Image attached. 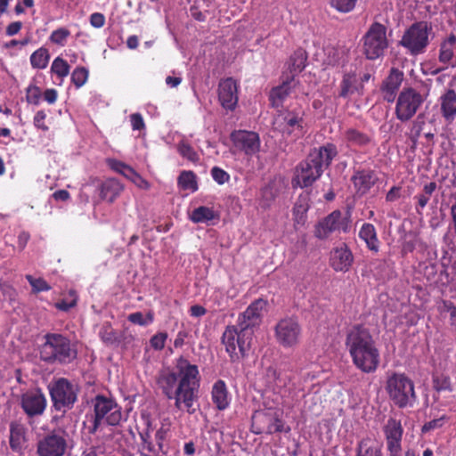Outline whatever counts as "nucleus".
Masks as SVG:
<instances>
[{
  "instance_id": "1",
  "label": "nucleus",
  "mask_w": 456,
  "mask_h": 456,
  "mask_svg": "<svg viewBox=\"0 0 456 456\" xmlns=\"http://www.w3.org/2000/svg\"><path fill=\"white\" fill-rule=\"evenodd\" d=\"M158 383L168 399L175 401V406L180 411L193 414L198 409L200 387V376L198 366L180 357L175 370H163Z\"/></svg>"
},
{
  "instance_id": "2",
  "label": "nucleus",
  "mask_w": 456,
  "mask_h": 456,
  "mask_svg": "<svg viewBox=\"0 0 456 456\" xmlns=\"http://www.w3.org/2000/svg\"><path fill=\"white\" fill-rule=\"evenodd\" d=\"M346 346L356 368L365 373L377 370L379 364V352L366 328L355 325L349 329Z\"/></svg>"
},
{
  "instance_id": "3",
  "label": "nucleus",
  "mask_w": 456,
  "mask_h": 456,
  "mask_svg": "<svg viewBox=\"0 0 456 456\" xmlns=\"http://www.w3.org/2000/svg\"><path fill=\"white\" fill-rule=\"evenodd\" d=\"M336 154V148L331 144L314 149L307 159L296 167L292 186L305 188L312 185L322 174L323 167H327Z\"/></svg>"
},
{
  "instance_id": "4",
  "label": "nucleus",
  "mask_w": 456,
  "mask_h": 456,
  "mask_svg": "<svg viewBox=\"0 0 456 456\" xmlns=\"http://www.w3.org/2000/svg\"><path fill=\"white\" fill-rule=\"evenodd\" d=\"M385 389L389 399L399 408L411 407L416 402L414 383L403 373H393L388 376Z\"/></svg>"
},
{
  "instance_id": "5",
  "label": "nucleus",
  "mask_w": 456,
  "mask_h": 456,
  "mask_svg": "<svg viewBox=\"0 0 456 456\" xmlns=\"http://www.w3.org/2000/svg\"><path fill=\"white\" fill-rule=\"evenodd\" d=\"M76 356V352L70 347L69 341L61 335L50 334L41 350V357L45 361L57 360L69 362Z\"/></svg>"
},
{
  "instance_id": "6",
  "label": "nucleus",
  "mask_w": 456,
  "mask_h": 456,
  "mask_svg": "<svg viewBox=\"0 0 456 456\" xmlns=\"http://www.w3.org/2000/svg\"><path fill=\"white\" fill-rule=\"evenodd\" d=\"M252 337L253 330H246L238 326L227 327L223 334V343L232 359L239 358L249 349Z\"/></svg>"
},
{
  "instance_id": "7",
  "label": "nucleus",
  "mask_w": 456,
  "mask_h": 456,
  "mask_svg": "<svg viewBox=\"0 0 456 456\" xmlns=\"http://www.w3.org/2000/svg\"><path fill=\"white\" fill-rule=\"evenodd\" d=\"M387 29L379 23H374L363 38V52L370 60H376L383 55L387 48Z\"/></svg>"
},
{
  "instance_id": "8",
  "label": "nucleus",
  "mask_w": 456,
  "mask_h": 456,
  "mask_svg": "<svg viewBox=\"0 0 456 456\" xmlns=\"http://www.w3.org/2000/svg\"><path fill=\"white\" fill-rule=\"evenodd\" d=\"M94 428L101 425H117L122 419L119 406L110 398L96 396L94 400Z\"/></svg>"
},
{
  "instance_id": "9",
  "label": "nucleus",
  "mask_w": 456,
  "mask_h": 456,
  "mask_svg": "<svg viewBox=\"0 0 456 456\" xmlns=\"http://www.w3.org/2000/svg\"><path fill=\"white\" fill-rule=\"evenodd\" d=\"M251 428L255 434H273L285 431L278 411L273 409L256 411L252 416ZM289 430V428H287L286 432Z\"/></svg>"
},
{
  "instance_id": "10",
  "label": "nucleus",
  "mask_w": 456,
  "mask_h": 456,
  "mask_svg": "<svg viewBox=\"0 0 456 456\" xmlns=\"http://www.w3.org/2000/svg\"><path fill=\"white\" fill-rule=\"evenodd\" d=\"M301 334L300 324L292 317L281 319L275 326L276 340L285 348L295 347L300 341Z\"/></svg>"
},
{
  "instance_id": "11",
  "label": "nucleus",
  "mask_w": 456,
  "mask_h": 456,
  "mask_svg": "<svg viewBox=\"0 0 456 456\" xmlns=\"http://www.w3.org/2000/svg\"><path fill=\"white\" fill-rule=\"evenodd\" d=\"M303 117L302 110H288L277 117L275 125L283 134L300 137L305 133V122Z\"/></svg>"
},
{
  "instance_id": "12",
  "label": "nucleus",
  "mask_w": 456,
  "mask_h": 456,
  "mask_svg": "<svg viewBox=\"0 0 456 456\" xmlns=\"http://www.w3.org/2000/svg\"><path fill=\"white\" fill-rule=\"evenodd\" d=\"M428 26L426 22H418L404 33L401 44L411 53L418 54L423 51L428 42Z\"/></svg>"
},
{
  "instance_id": "13",
  "label": "nucleus",
  "mask_w": 456,
  "mask_h": 456,
  "mask_svg": "<svg viewBox=\"0 0 456 456\" xmlns=\"http://www.w3.org/2000/svg\"><path fill=\"white\" fill-rule=\"evenodd\" d=\"M421 96L412 89H404L397 99L395 113L398 119L406 121L411 118L421 104Z\"/></svg>"
},
{
  "instance_id": "14",
  "label": "nucleus",
  "mask_w": 456,
  "mask_h": 456,
  "mask_svg": "<svg viewBox=\"0 0 456 456\" xmlns=\"http://www.w3.org/2000/svg\"><path fill=\"white\" fill-rule=\"evenodd\" d=\"M77 388L64 379L57 380L50 388V393L56 408L69 407L77 399Z\"/></svg>"
},
{
  "instance_id": "15",
  "label": "nucleus",
  "mask_w": 456,
  "mask_h": 456,
  "mask_svg": "<svg viewBox=\"0 0 456 456\" xmlns=\"http://www.w3.org/2000/svg\"><path fill=\"white\" fill-rule=\"evenodd\" d=\"M67 449L64 432L53 433L42 439L37 445L38 456H63Z\"/></svg>"
},
{
  "instance_id": "16",
  "label": "nucleus",
  "mask_w": 456,
  "mask_h": 456,
  "mask_svg": "<svg viewBox=\"0 0 456 456\" xmlns=\"http://www.w3.org/2000/svg\"><path fill=\"white\" fill-rule=\"evenodd\" d=\"M348 224V218L340 211H333L315 226L314 234L319 239H325L334 232H346Z\"/></svg>"
},
{
  "instance_id": "17",
  "label": "nucleus",
  "mask_w": 456,
  "mask_h": 456,
  "mask_svg": "<svg viewBox=\"0 0 456 456\" xmlns=\"http://www.w3.org/2000/svg\"><path fill=\"white\" fill-rule=\"evenodd\" d=\"M267 302L262 298L252 302L248 308L240 314L238 327L246 330H253L261 322L264 313L266 310Z\"/></svg>"
},
{
  "instance_id": "18",
  "label": "nucleus",
  "mask_w": 456,
  "mask_h": 456,
  "mask_svg": "<svg viewBox=\"0 0 456 456\" xmlns=\"http://www.w3.org/2000/svg\"><path fill=\"white\" fill-rule=\"evenodd\" d=\"M231 139L233 146L239 151H243L246 155H255L260 150V138L255 132L245 130L234 131L231 134Z\"/></svg>"
},
{
  "instance_id": "19",
  "label": "nucleus",
  "mask_w": 456,
  "mask_h": 456,
  "mask_svg": "<svg viewBox=\"0 0 456 456\" xmlns=\"http://www.w3.org/2000/svg\"><path fill=\"white\" fill-rule=\"evenodd\" d=\"M403 427L399 420L389 419L384 426V433L387 440L389 456H400L402 452L401 441Z\"/></svg>"
},
{
  "instance_id": "20",
  "label": "nucleus",
  "mask_w": 456,
  "mask_h": 456,
  "mask_svg": "<svg viewBox=\"0 0 456 456\" xmlns=\"http://www.w3.org/2000/svg\"><path fill=\"white\" fill-rule=\"evenodd\" d=\"M218 100L223 108L232 110L238 102V85L232 78H225L219 83Z\"/></svg>"
},
{
  "instance_id": "21",
  "label": "nucleus",
  "mask_w": 456,
  "mask_h": 456,
  "mask_svg": "<svg viewBox=\"0 0 456 456\" xmlns=\"http://www.w3.org/2000/svg\"><path fill=\"white\" fill-rule=\"evenodd\" d=\"M45 398L39 390L28 391L21 397L22 408L29 416L41 414L45 408Z\"/></svg>"
},
{
  "instance_id": "22",
  "label": "nucleus",
  "mask_w": 456,
  "mask_h": 456,
  "mask_svg": "<svg viewBox=\"0 0 456 456\" xmlns=\"http://www.w3.org/2000/svg\"><path fill=\"white\" fill-rule=\"evenodd\" d=\"M298 81H296L293 78H287L282 85L273 88L270 93V101L273 107H279L283 100L292 93V90L297 94V90L298 92L305 94L303 90H300L298 87Z\"/></svg>"
},
{
  "instance_id": "23",
  "label": "nucleus",
  "mask_w": 456,
  "mask_h": 456,
  "mask_svg": "<svg viewBox=\"0 0 456 456\" xmlns=\"http://www.w3.org/2000/svg\"><path fill=\"white\" fill-rule=\"evenodd\" d=\"M353 263V255L346 245L342 244L331 251V266L339 272L347 271Z\"/></svg>"
},
{
  "instance_id": "24",
  "label": "nucleus",
  "mask_w": 456,
  "mask_h": 456,
  "mask_svg": "<svg viewBox=\"0 0 456 456\" xmlns=\"http://www.w3.org/2000/svg\"><path fill=\"white\" fill-rule=\"evenodd\" d=\"M211 398L219 411L227 409L231 403V395L223 380H217L212 387Z\"/></svg>"
},
{
  "instance_id": "25",
  "label": "nucleus",
  "mask_w": 456,
  "mask_h": 456,
  "mask_svg": "<svg viewBox=\"0 0 456 456\" xmlns=\"http://www.w3.org/2000/svg\"><path fill=\"white\" fill-rule=\"evenodd\" d=\"M308 208L309 196L306 193H303L299 196L292 210L295 229L297 230L305 224Z\"/></svg>"
},
{
  "instance_id": "26",
  "label": "nucleus",
  "mask_w": 456,
  "mask_h": 456,
  "mask_svg": "<svg viewBox=\"0 0 456 456\" xmlns=\"http://www.w3.org/2000/svg\"><path fill=\"white\" fill-rule=\"evenodd\" d=\"M403 73L397 69H392L387 78L384 81L382 91L384 99L388 102L395 100V95L403 81Z\"/></svg>"
},
{
  "instance_id": "27",
  "label": "nucleus",
  "mask_w": 456,
  "mask_h": 456,
  "mask_svg": "<svg viewBox=\"0 0 456 456\" xmlns=\"http://www.w3.org/2000/svg\"><path fill=\"white\" fill-rule=\"evenodd\" d=\"M189 219L195 224H211L218 219L217 212L209 207L200 206L188 213Z\"/></svg>"
},
{
  "instance_id": "28",
  "label": "nucleus",
  "mask_w": 456,
  "mask_h": 456,
  "mask_svg": "<svg viewBox=\"0 0 456 456\" xmlns=\"http://www.w3.org/2000/svg\"><path fill=\"white\" fill-rule=\"evenodd\" d=\"M440 104L443 117L452 122L456 115V93L453 90L446 91L440 97Z\"/></svg>"
},
{
  "instance_id": "29",
  "label": "nucleus",
  "mask_w": 456,
  "mask_h": 456,
  "mask_svg": "<svg viewBox=\"0 0 456 456\" xmlns=\"http://www.w3.org/2000/svg\"><path fill=\"white\" fill-rule=\"evenodd\" d=\"M10 446L13 451L20 452L26 444L25 427L18 422L10 425Z\"/></svg>"
},
{
  "instance_id": "30",
  "label": "nucleus",
  "mask_w": 456,
  "mask_h": 456,
  "mask_svg": "<svg viewBox=\"0 0 456 456\" xmlns=\"http://www.w3.org/2000/svg\"><path fill=\"white\" fill-rule=\"evenodd\" d=\"M340 86L339 95L342 97H347L362 90V83L359 82V78H357L356 73L354 70L345 73Z\"/></svg>"
},
{
  "instance_id": "31",
  "label": "nucleus",
  "mask_w": 456,
  "mask_h": 456,
  "mask_svg": "<svg viewBox=\"0 0 456 456\" xmlns=\"http://www.w3.org/2000/svg\"><path fill=\"white\" fill-rule=\"evenodd\" d=\"M353 183L359 193H365L375 183L376 177L370 171H359L353 176Z\"/></svg>"
},
{
  "instance_id": "32",
  "label": "nucleus",
  "mask_w": 456,
  "mask_h": 456,
  "mask_svg": "<svg viewBox=\"0 0 456 456\" xmlns=\"http://www.w3.org/2000/svg\"><path fill=\"white\" fill-rule=\"evenodd\" d=\"M360 238L366 243L367 248L378 252L379 248V240L377 237L375 227L371 224H363L359 232Z\"/></svg>"
},
{
  "instance_id": "33",
  "label": "nucleus",
  "mask_w": 456,
  "mask_h": 456,
  "mask_svg": "<svg viewBox=\"0 0 456 456\" xmlns=\"http://www.w3.org/2000/svg\"><path fill=\"white\" fill-rule=\"evenodd\" d=\"M124 190V186L116 179H108L101 186V197L112 202Z\"/></svg>"
},
{
  "instance_id": "34",
  "label": "nucleus",
  "mask_w": 456,
  "mask_h": 456,
  "mask_svg": "<svg viewBox=\"0 0 456 456\" xmlns=\"http://www.w3.org/2000/svg\"><path fill=\"white\" fill-rule=\"evenodd\" d=\"M306 59V53L302 49L296 51L290 56L288 61V69L291 74V78L294 79V77L305 69Z\"/></svg>"
},
{
  "instance_id": "35",
  "label": "nucleus",
  "mask_w": 456,
  "mask_h": 456,
  "mask_svg": "<svg viewBox=\"0 0 456 456\" xmlns=\"http://www.w3.org/2000/svg\"><path fill=\"white\" fill-rule=\"evenodd\" d=\"M440 60L456 65V37L451 36L441 46Z\"/></svg>"
},
{
  "instance_id": "36",
  "label": "nucleus",
  "mask_w": 456,
  "mask_h": 456,
  "mask_svg": "<svg viewBox=\"0 0 456 456\" xmlns=\"http://www.w3.org/2000/svg\"><path fill=\"white\" fill-rule=\"evenodd\" d=\"M50 54L46 48L41 47L30 56V64L34 69H43L47 67Z\"/></svg>"
},
{
  "instance_id": "37",
  "label": "nucleus",
  "mask_w": 456,
  "mask_h": 456,
  "mask_svg": "<svg viewBox=\"0 0 456 456\" xmlns=\"http://www.w3.org/2000/svg\"><path fill=\"white\" fill-rule=\"evenodd\" d=\"M178 185L182 190L194 192L198 190L195 175L191 171H183L178 177Z\"/></svg>"
},
{
  "instance_id": "38",
  "label": "nucleus",
  "mask_w": 456,
  "mask_h": 456,
  "mask_svg": "<svg viewBox=\"0 0 456 456\" xmlns=\"http://www.w3.org/2000/svg\"><path fill=\"white\" fill-rule=\"evenodd\" d=\"M69 69L70 67L67 61L61 56L56 57L51 65V72L56 75L61 79V82L69 74Z\"/></svg>"
},
{
  "instance_id": "39",
  "label": "nucleus",
  "mask_w": 456,
  "mask_h": 456,
  "mask_svg": "<svg viewBox=\"0 0 456 456\" xmlns=\"http://www.w3.org/2000/svg\"><path fill=\"white\" fill-rule=\"evenodd\" d=\"M357 456H381L380 447L369 439L363 440L359 444Z\"/></svg>"
},
{
  "instance_id": "40",
  "label": "nucleus",
  "mask_w": 456,
  "mask_h": 456,
  "mask_svg": "<svg viewBox=\"0 0 456 456\" xmlns=\"http://www.w3.org/2000/svg\"><path fill=\"white\" fill-rule=\"evenodd\" d=\"M177 151L183 158L188 159L192 163H197L200 161V155L198 154V152H196L191 147V145L184 141H182L178 144Z\"/></svg>"
},
{
  "instance_id": "41",
  "label": "nucleus",
  "mask_w": 456,
  "mask_h": 456,
  "mask_svg": "<svg viewBox=\"0 0 456 456\" xmlns=\"http://www.w3.org/2000/svg\"><path fill=\"white\" fill-rule=\"evenodd\" d=\"M89 72L88 69L84 67L76 68L71 73V81L79 88L83 86L88 80Z\"/></svg>"
},
{
  "instance_id": "42",
  "label": "nucleus",
  "mask_w": 456,
  "mask_h": 456,
  "mask_svg": "<svg viewBox=\"0 0 456 456\" xmlns=\"http://www.w3.org/2000/svg\"><path fill=\"white\" fill-rule=\"evenodd\" d=\"M26 279L29 282L34 293L48 291L51 289V286L43 278H37L28 274L26 275Z\"/></svg>"
},
{
  "instance_id": "43",
  "label": "nucleus",
  "mask_w": 456,
  "mask_h": 456,
  "mask_svg": "<svg viewBox=\"0 0 456 456\" xmlns=\"http://www.w3.org/2000/svg\"><path fill=\"white\" fill-rule=\"evenodd\" d=\"M69 35L70 32L69 29L65 28H59L52 32L49 39L53 44L62 46L65 45Z\"/></svg>"
},
{
  "instance_id": "44",
  "label": "nucleus",
  "mask_w": 456,
  "mask_h": 456,
  "mask_svg": "<svg viewBox=\"0 0 456 456\" xmlns=\"http://www.w3.org/2000/svg\"><path fill=\"white\" fill-rule=\"evenodd\" d=\"M346 137L350 143L354 145H363L369 141L367 135L355 129H348Z\"/></svg>"
},
{
  "instance_id": "45",
  "label": "nucleus",
  "mask_w": 456,
  "mask_h": 456,
  "mask_svg": "<svg viewBox=\"0 0 456 456\" xmlns=\"http://www.w3.org/2000/svg\"><path fill=\"white\" fill-rule=\"evenodd\" d=\"M279 190L275 183L266 185L261 191V197L265 206H268L272 200L277 196Z\"/></svg>"
},
{
  "instance_id": "46",
  "label": "nucleus",
  "mask_w": 456,
  "mask_h": 456,
  "mask_svg": "<svg viewBox=\"0 0 456 456\" xmlns=\"http://www.w3.org/2000/svg\"><path fill=\"white\" fill-rule=\"evenodd\" d=\"M356 2L357 0H330L331 7L340 12H351L354 8Z\"/></svg>"
},
{
  "instance_id": "47",
  "label": "nucleus",
  "mask_w": 456,
  "mask_h": 456,
  "mask_svg": "<svg viewBox=\"0 0 456 456\" xmlns=\"http://www.w3.org/2000/svg\"><path fill=\"white\" fill-rule=\"evenodd\" d=\"M128 320L134 324H138L141 326H146L152 322L153 315L151 313L143 314L141 312H136V313L129 314Z\"/></svg>"
},
{
  "instance_id": "48",
  "label": "nucleus",
  "mask_w": 456,
  "mask_h": 456,
  "mask_svg": "<svg viewBox=\"0 0 456 456\" xmlns=\"http://www.w3.org/2000/svg\"><path fill=\"white\" fill-rule=\"evenodd\" d=\"M128 172L129 174L126 179L131 181L136 187L144 191H147L151 188V183L142 176H141L134 168L132 169V171Z\"/></svg>"
},
{
  "instance_id": "49",
  "label": "nucleus",
  "mask_w": 456,
  "mask_h": 456,
  "mask_svg": "<svg viewBox=\"0 0 456 456\" xmlns=\"http://www.w3.org/2000/svg\"><path fill=\"white\" fill-rule=\"evenodd\" d=\"M77 297L74 290H70L66 298L62 299L61 302L55 304L56 308L61 311H68L70 308L74 307L77 304Z\"/></svg>"
},
{
  "instance_id": "50",
  "label": "nucleus",
  "mask_w": 456,
  "mask_h": 456,
  "mask_svg": "<svg viewBox=\"0 0 456 456\" xmlns=\"http://www.w3.org/2000/svg\"><path fill=\"white\" fill-rule=\"evenodd\" d=\"M107 164L112 170L116 171L117 173L121 174L126 178L127 177V175L129 174L128 171H132V169H133L131 167L127 166L126 164H125L121 161H118L117 159H107Z\"/></svg>"
},
{
  "instance_id": "51",
  "label": "nucleus",
  "mask_w": 456,
  "mask_h": 456,
  "mask_svg": "<svg viewBox=\"0 0 456 456\" xmlns=\"http://www.w3.org/2000/svg\"><path fill=\"white\" fill-rule=\"evenodd\" d=\"M167 335L165 332H159L151 338V346L156 350H161L165 346Z\"/></svg>"
},
{
  "instance_id": "52",
  "label": "nucleus",
  "mask_w": 456,
  "mask_h": 456,
  "mask_svg": "<svg viewBox=\"0 0 456 456\" xmlns=\"http://www.w3.org/2000/svg\"><path fill=\"white\" fill-rule=\"evenodd\" d=\"M211 175L213 179L219 184H224L230 178V175L224 170L217 167H215L211 169Z\"/></svg>"
},
{
  "instance_id": "53",
  "label": "nucleus",
  "mask_w": 456,
  "mask_h": 456,
  "mask_svg": "<svg viewBox=\"0 0 456 456\" xmlns=\"http://www.w3.org/2000/svg\"><path fill=\"white\" fill-rule=\"evenodd\" d=\"M90 24L96 28H102L105 24L104 15L100 12H94L90 16Z\"/></svg>"
},
{
  "instance_id": "54",
  "label": "nucleus",
  "mask_w": 456,
  "mask_h": 456,
  "mask_svg": "<svg viewBox=\"0 0 456 456\" xmlns=\"http://www.w3.org/2000/svg\"><path fill=\"white\" fill-rule=\"evenodd\" d=\"M46 115L44 111H37L34 117V125L43 131H46L48 129L47 126L45 123Z\"/></svg>"
},
{
  "instance_id": "55",
  "label": "nucleus",
  "mask_w": 456,
  "mask_h": 456,
  "mask_svg": "<svg viewBox=\"0 0 456 456\" xmlns=\"http://www.w3.org/2000/svg\"><path fill=\"white\" fill-rule=\"evenodd\" d=\"M435 387L437 390H452V384L450 379L447 377H441L435 379Z\"/></svg>"
},
{
  "instance_id": "56",
  "label": "nucleus",
  "mask_w": 456,
  "mask_h": 456,
  "mask_svg": "<svg viewBox=\"0 0 456 456\" xmlns=\"http://www.w3.org/2000/svg\"><path fill=\"white\" fill-rule=\"evenodd\" d=\"M131 126L134 130H141L144 127V121L142 117L134 113L130 116Z\"/></svg>"
},
{
  "instance_id": "57",
  "label": "nucleus",
  "mask_w": 456,
  "mask_h": 456,
  "mask_svg": "<svg viewBox=\"0 0 456 456\" xmlns=\"http://www.w3.org/2000/svg\"><path fill=\"white\" fill-rule=\"evenodd\" d=\"M21 26L22 24L20 21L12 22L6 28V34L8 36L16 35L20 30Z\"/></svg>"
},
{
  "instance_id": "58",
  "label": "nucleus",
  "mask_w": 456,
  "mask_h": 456,
  "mask_svg": "<svg viewBox=\"0 0 456 456\" xmlns=\"http://www.w3.org/2000/svg\"><path fill=\"white\" fill-rule=\"evenodd\" d=\"M443 425V420L441 419H434V420H431L428 423H426L423 428H422V431L423 432H428L431 429H434V428H439Z\"/></svg>"
},
{
  "instance_id": "59",
  "label": "nucleus",
  "mask_w": 456,
  "mask_h": 456,
  "mask_svg": "<svg viewBox=\"0 0 456 456\" xmlns=\"http://www.w3.org/2000/svg\"><path fill=\"white\" fill-rule=\"evenodd\" d=\"M45 100L52 104L54 103L57 100V92L54 89H47L44 94Z\"/></svg>"
},
{
  "instance_id": "60",
  "label": "nucleus",
  "mask_w": 456,
  "mask_h": 456,
  "mask_svg": "<svg viewBox=\"0 0 456 456\" xmlns=\"http://www.w3.org/2000/svg\"><path fill=\"white\" fill-rule=\"evenodd\" d=\"M53 198L55 200L66 201L69 199V193L66 190H59L53 194Z\"/></svg>"
},
{
  "instance_id": "61",
  "label": "nucleus",
  "mask_w": 456,
  "mask_h": 456,
  "mask_svg": "<svg viewBox=\"0 0 456 456\" xmlns=\"http://www.w3.org/2000/svg\"><path fill=\"white\" fill-rule=\"evenodd\" d=\"M191 316L200 317L206 314V309L199 305H192L190 309Z\"/></svg>"
},
{
  "instance_id": "62",
  "label": "nucleus",
  "mask_w": 456,
  "mask_h": 456,
  "mask_svg": "<svg viewBox=\"0 0 456 456\" xmlns=\"http://www.w3.org/2000/svg\"><path fill=\"white\" fill-rule=\"evenodd\" d=\"M182 79L179 77H167L166 78V83L170 87H176L180 85Z\"/></svg>"
},
{
  "instance_id": "63",
  "label": "nucleus",
  "mask_w": 456,
  "mask_h": 456,
  "mask_svg": "<svg viewBox=\"0 0 456 456\" xmlns=\"http://www.w3.org/2000/svg\"><path fill=\"white\" fill-rule=\"evenodd\" d=\"M183 452L186 455L192 456L195 453V444L193 442L185 443Z\"/></svg>"
},
{
  "instance_id": "64",
  "label": "nucleus",
  "mask_w": 456,
  "mask_h": 456,
  "mask_svg": "<svg viewBox=\"0 0 456 456\" xmlns=\"http://www.w3.org/2000/svg\"><path fill=\"white\" fill-rule=\"evenodd\" d=\"M450 323L456 330V307L455 306H450Z\"/></svg>"
}]
</instances>
